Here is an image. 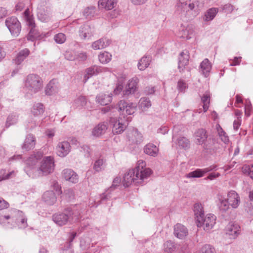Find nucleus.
Masks as SVG:
<instances>
[{"mask_svg": "<svg viewBox=\"0 0 253 253\" xmlns=\"http://www.w3.org/2000/svg\"><path fill=\"white\" fill-rule=\"evenodd\" d=\"M125 111L126 115H131L135 111V106L132 103H128Z\"/></svg>", "mask_w": 253, "mask_h": 253, "instance_id": "56", "label": "nucleus"}, {"mask_svg": "<svg viewBox=\"0 0 253 253\" xmlns=\"http://www.w3.org/2000/svg\"><path fill=\"white\" fill-rule=\"evenodd\" d=\"M95 12V7L94 6H90L86 8L84 11V15L87 18H90L93 16Z\"/></svg>", "mask_w": 253, "mask_h": 253, "instance_id": "51", "label": "nucleus"}, {"mask_svg": "<svg viewBox=\"0 0 253 253\" xmlns=\"http://www.w3.org/2000/svg\"><path fill=\"white\" fill-rule=\"evenodd\" d=\"M128 104V103H127L126 101L124 100L120 101L118 103L119 110L120 111H125L126 108Z\"/></svg>", "mask_w": 253, "mask_h": 253, "instance_id": "61", "label": "nucleus"}, {"mask_svg": "<svg viewBox=\"0 0 253 253\" xmlns=\"http://www.w3.org/2000/svg\"><path fill=\"white\" fill-rule=\"evenodd\" d=\"M225 232L230 238L235 239L240 234L241 227L235 222H229L225 228Z\"/></svg>", "mask_w": 253, "mask_h": 253, "instance_id": "14", "label": "nucleus"}, {"mask_svg": "<svg viewBox=\"0 0 253 253\" xmlns=\"http://www.w3.org/2000/svg\"><path fill=\"white\" fill-rule=\"evenodd\" d=\"M211 69V65L208 59H205L200 64V71L205 77H208Z\"/></svg>", "mask_w": 253, "mask_h": 253, "instance_id": "31", "label": "nucleus"}, {"mask_svg": "<svg viewBox=\"0 0 253 253\" xmlns=\"http://www.w3.org/2000/svg\"><path fill=\"white\" fill-rule=\"evenodd\" d=\"M108 71L109 69L107 68L95 65L91 66L85 70V74L84 77V82H86L88 79L92 76L97 75L100 73L105 72Z\"/></svg>", "mask_w": 253, "mask_h": 253, "instance_id": "12", "label": "nucleus"}, {"mask_svg": "<svg viewBox=\"0 0 253 253\" xmlns=\"http://www.w3.org/2000/svg\"><path fill=\"white\" fill-rule=\"evenodd\" d=\"M36 143L35 137L31 134L27 135L22 145V149L26 151H29L34 149Z\"/></svg>", "mask_w": 253, "mask_h": 253, "instance_id": "19", "label": "nucleus"}, {"mask_svg": "<svg viewBox=\"0 0 253 253\" xmlns=\"http://www.w3.org/2000/svg\"><path fill=\"white\" fill-rule=\"evenodd\" d=\"M216 129L221 141L225 144L228 143L229 142V137L219 124H216Z\"/></svg>", "mask_w": 253, "mask_h": 253, "instance_id": "40", "label": "nucleus"}, {"mask_svg": "<svg viewBox=\"0 0 253 253\" xmlns=\"http://www.w3.org/2000/svg\"><path fill=\"white\" fill-rule=\"evenodd\" d=\"M14 219L19 228L25 229L28 226L27 218L24 213L20 211L14 210Z\"/></svg>", "mask_w": 253, "mask_h": 253, "instance_id": "15", "label": "nucleus"}, {"mask_svg": "<svg viewBox=\"0 0 253 253\" xmlns=\"http://www.w3.org/2000/svg\"><path fill=\"white\" fill-rule=\"evenodd\" d=\"M151 57L149 56L144 55L138 62L137 66L140 70L143 71L150 65Z\"/></svg>", "mask_w": 253, "mask_h": 253, "instance_id": "35", "label": "nucleus"}, {"mask_svg": "<svg viewBox=\"0 0 253 253\" xmlns=\"http://www.w3.org/2000/svg\"><path fill=\"white\" fill-rule=\"evenodd\" d=\"M144 152L148 155L156 157L159 153L158 148L152 143H148L144 148Z\"/></svg>", "mask_w": 253, "mask_h": 253, "instance_id": "33", "label": "nucleus"}, {"mask_svg": "<svg viewBox=\"0 0 253 253\" xmlns=\"http://www.w3.org/2000/svg\"><path fill=\"white\" fill-rule=\"evenodd\" d=\"M217 12L218 9L216 8H211L209 9L205 13V16L204 17V20L206 21L212 20L214 18Z\"/></svg>", "mask_w": 253, "mask_h": 253, "instance_id": "43", "label": "nucleus"}, {"mask_svg": "<svg viewBox=\"0 0 253 253\" xmlns=\"http://www.w3.org/2000/svg\"><path fill=\"white\" fill-rule=\"evenodd\" d=\"M38 17L43 22H47L50 19L49 14L45 11H41L38 13Z\"/></svg>", "mask_w": 253, "mask_h": 253, "instance_id": "52", "label": "nucleus"}, {"mask_svg": "<svg viewBox=\"0 0 253 253\" xmlns=\"http://www.w3.org/2000/svg\"><path fill=\"white\" fill-rule=\"evenodd\" d=\"M177 36L178 37L186 40L192 38L194 36V26L191 24L186 26L181 25L177 33Z\"/></svg>", "mask_w": 253, "mask_h": 253, "instance_id": "10", "label": "nucleus"}, {"mask_svg": "<svg viewBox=\"0 0 253 253\" xmlns=\"http://www.w3.org/2000/svg\"><path fill=\"white\" fill-rule=\"evenodd\" d=\"M96 101L101 105H106L110 103L112 100V94H106L103 93H99L96 96Z\"/></svg>", "mask_w": 253, "mask_h": 253, "instance_id": "28", "label": "nucleus"}, {"mask_svg": "<svg viewBox=\"0 0 253 253\" xmlns=\"http://www.w3.org/2000/svg\"><path fill=\"white\" fill-rule=\"evenodd\" d=\"M176 6L177 12L185 15L190 11L198 13L203 6V3L199 0H178Z\"/></svg>", "mask_w": 253, "mask_h": 253, "instance_id": "3", "label": "nucleus"}, {"mask_svg": "<svg viewBox=\"0 0 253 253\" xmlns=\"http://www.w3.org/2000/svg\"><path fill=\"white\" fill-rule=\"evenodd\" d=\"M121 179L120 177H115L113 181L112 185L107 190H106L103 194H102L101 196V199L104 200L110 198L111 197L110 195L111 194L112 192L119 186V184L121 182Z\"/></svg>", "mask_w": 253, "mask_h": 253, "instance_id": "22", "label": "nucleus"}, {"mask_svg": "<svg viewBox=\"0 0 253 253\" xmlns=\"http://www.w3.org/2000/svg\"><path fill=\"white\" fill-rule=\"evenodd\" d=\"M116 3L117 0H99L98 2L99 8H104L106 10L113 9Z\"/></svg>", "mask_w": 253, "mask_h": 253, "instance_id": "32", "label": "nucleus"}, {"mask_svg": "<svg viewBox=\"0 0 253 253\" xmlns=\"http://www.w3.org/2000/svg\"><path fill=\"white\" fill-rule=\"evenodd\" d=\"M43 157V153L41 152H34L25 161L26 166L24 170L27 175L32 178V174L35 175L39 161L42 159Z\"/></svg>", "mask_w": 253, "mask_h": 253, "instance_id": "6", "label": "nucleus"}, {"mask_svg": "<svg viewBox=\"0 0 253 253\" xmlns=\"http://www.w3.org/2000/svg\"><path fill=\"white\" fill-rule=\"evenodd\" d=\"M106 166V160L103 158H99L95 161L93 169L95 172H100L105 169Z\"/></svg>", "mask_w": 253, "mask_h": 253, "instance_id": "36", "label": "nucleus"}, {"mask_svg": "<svg viewBox=\"0 0 253 253\" xmlns=\"http://www.w3.org/2000/svg\"><path fill=\"white\" fill-rule=\"evenodd\" d=\"M71 151V145L67 141L60 142L56 146V153L58 156L64 157L66 156Z\"/></svg>", "mask_w": 253, "mask_h": 253, "instance_id": "16", "label": "nucleus"}, {"mask_svg": "<svg viewBox=\"0 0 253 253\" xmlns=\"http://www.w3.org/2000/svg\"><path fill=\"white\" fill-rule=\"evenodd\" d=\"M200 253H215V250L212 246L207 244L202 247Z\"/></svg>", "mask_w": 253, "mask_h": 253, "instance_id": "54", "label": "nucleus"}, {"mask_svg": "<svg viewBox=\"0 0 253 253\" xmlns=\"http://www.w3.org/2000/svg\"><path fill=\"white\" fill-rule=\"evenodd\" d=\"M87 55L85 52H80L76 54V60L79 61H85L87 59Z\"/></svg>", "mask_w": 253, "mask_h": 253, "instance_id": "62", "label": "nucleus"}, {"mask_svg": "<svg viewBox=\"0 0 253 253\" xmlns=\"http://www.w3.org/2000/svg\"><path fill=\"white\" fill-rule=\"evenodd\" d=\"M151 103L150 100L146 97H142L139 100L138 107L142 110L145 111L150 107Z\"/></svg>", "mask_w": 253, "mask_h": 253, "instance_id": "44", "label": "nucleus"}, {"mask_svg": "<svg viewBox=\"0 0 253 253\" xmlns=\"http://www.w3.org/2000/svg\"><path fill=\"white\" fill-rule=\"evenodd\" d=\"M208 136L207 132L205 129H198L195 133L196 144L201 145L205 143L207 139Z\"/></svg>", "mask_w": 253, "mask_h": 253, "instance_id": "24", "label": "nucleus"}, {"mask_svg": "<svg viewBox=\"0 0 253 253\" xmlns=\"http://www.w3.org/2000/svg\"><path fill=\"white\" fill-rule=\"evenodd\" d=\"M81 217L80 211L75 206L65 209L63 212L55 213L52 216L53 221L59 226H63L69 222L78 221Z\"/></svg>", "mask_w": 253, "mask_h": 253, "instance_id": "2", "label": "nucleus"}, {"mask_svg": "<svg viewBox=\"0 0 253 253\" xmlns=\"http://www.w3.org/2000/svg\"><path fill=\"white\" fill-rule=\"evenodd\" d=\"M57 90L55 81L52 80L49 82L45 87V92L47 95H51Z\"/></svg>", "mask_w": 253, "mask_h": 253, "instance_id": "39", "label": "nucleus"}, {"mask_svg": "<svg viewBox=\"0 0 253 253\" xmlns=\"http://www.w3.org/2000/svg\"><path fill=\"white\" fill-rule=\"evenodd\" d=\"M65 196L67 199L70 200L74 198V193L72 189H68L65 191Z\"/></svg>", "mask_w": 253, "mask_h": 253, "instance_id": "57", "label": "nucleus"}, {"mask_svg": "<svg viewBox=\"0 0 253 253\" xmlns=\"http://www.w3.org/2000/svg\"><path fill=\"white\" fill-rule=\"evenodd\" d=\"M177 144L182 148H188L190 146L189 141L185 137H180L177 139Z\"/></svg>", "mask_w": 253, "mask_h": 253, "instance_id": "48", "label": "nucleus"}, {"mask_svg": "<svg viewBox=\"0 0 253 253\" xmlns=\"http://www.w3.org/2000/svg\"><path fill=\"white\" fill-rule=\"evenodd\" d=\"M152 173L150 169L146 168V163L142 160L138 161L134 169L128 170L124 176V185L129 186L132 183H141Z\"/></svg>", "mask_w": 253, "mask_h": 253, "instance_id": "1", "label": "nucleus"}, {"mask_svg": "<svg viewBox=\"0 0 253 253\" xmlns=\"http://www.w3.org/2000/svg\"><path fill=\"white\" fill-rule=\"evenodd\" d=\"M9 206V203L2 198L0 197V210L7 209Z\"/></svg>", "mask_w": 253, "mask_h": 253, "instance_id": "60", "label": "nucleus"}, {"mask_svg": "<svg viewBox=\"0 0 253 253\" xmlns=\"http://www.w3.org/2000/svg\"><path fill=\"white\" fill-rule=\"evenodd\" d=\"M42 200L47 204L52 205L56 201V198L52 191H47L43 194Z\"/></svg>", "mask_w": 253, "mask_h": 253, "instance_id": "30", "label": "nucleus"}, {"mask_svg": "<svg viewBox=\"0 0 253 253\" xmlns=\"http://www.w3.org/2000/svg\"><path fill=\"white\" fill-rule=\"evenodd\" d=\"M30 51L28 48L20 50L17 54L15 58L13 59L14 63L16 65L20 64L30 54Z\"/></svg>", "mask_w": 253, "mask_h": 253, "instance_id": "29", "label": "nucleus"}, {"mask_svg": "<svg viewBox=\"0 0 253 253\" xmlns=\"http://www.w3.org/2000/svg\"><path fill=\"white\" fill-rule=\"evenodd\" d=\"M18 120V116L15 114L9 115L5 123V126L8 128L10 126L15 124Z\"/></svg>", "mask_w": 253, "mask_h": 253, "instance_id": "47", "label": "nucleus"}, {"mask_svg": "<svg viewBox=\"0 0 253 253\" xmlns=\"http://www.w3.org/2000/svg\"><path fill=\"white\" fill-rule=\"evenodd\" d=\"M25 86L30 93H36L42 89L43 81L39 75L31 74L26 78Z\"/></svg>", "mask_w": 253, "mask_h": 253, "instance_id": "7", "label": "nucleus"}, {"mask_svg": "<svg viewBox=\"0 0 253 253\" xmlns=\"http://www.w3.org/2000/svg\"><path fill=\"white\" fill-rule=\"evenodd\" d=\"M44 111L43 105L40 103L35 104L31 110L32 113L33 115L37 117L42 115Z\"/></svg>", "mask_w": 253, "mask_h": 253, "instance_id": "41", "label": "nucleus"}, {"mask_svg": "<svg viewBox=\"0 0 253 253\" xmlns=\"http://www.w3.org/2000/svg\"><path fill=\"white\" fill-rule=\"evenodd\" d=\"M107 129V126L104 123L99 124L92 130V133L94 136L98 137L104 134Z\"/></svg>", "mask_w": 253, "mask_h": 253, "instance_id": "34", "label": "nucleus"}, {"mask_svg": "<svg viewBox=\"0 0 253 253\" xmlns=\"http://www.w3.org/2000/svg\"><path fill=\"white\" fill-rule=\"evenodd\" d=\"M40 37V33L39 31L37 29H36V27H33L31 28L28 39L31 41H34L35 39L39 38Z\"/></svg>", "mask_w": 253, "mask_h": 253, "instance_id": "46", "label": "nucleus"}, {"mask_svg": "<svg viewBox=\"0 0 253 253\" xmlns=\"http://www.w3.org/2000/svg\"><path fill=\"white\" fill-rule=\"evenodd\" d=\"M222 9L224 12L230 13L233 10V6L231 4L228 3L223 5Z\"/></svg>", "mask_w": 253, "mask_h": 253, "instance_id": "59", "label": "nucleus"}, {"mask_svg": "<svg viewBox=\"0 0 253 253\" xmlns=\"http://www.w3.org/2000/svg\"><path fill=\"white\" fill-rule=\"evenodd\" d=\"M75 103L77 107H84L87 103V99L85 96H80L75 101Z\"/></svg>", "mask_w": 253, "mask_h": 253, "instance_id": "53", "label": "nucleus"}, {"mask_svg": "<svg viewBox=\"0 0 253 253\" xmlns=\"http://www.w3.org/2000/svg\"><path fill=\"white\" fill-rule=\"evenodd\" d=\"M139 79L134 77L130 80L127 84L126 89L124 91V95H129L133 93L137 89Z\"/></svg>", "mask_w": 253, "mask_h": 253, "instance_id": "23", "label": "nucleus"}, {"mask_svg": "<svg viewBox=\"0 0 253 253\" xmlns=\"http://www.w3.org/2000/svg\"><path fill=\"white\" fill-rule=\"evenodd\" d=\"M217 169V166L216 165H211L209 167L201 169V172L202 173L203 176L205 175V173L212 171L213 170Z\"/></svg>", "mask_w": 253, "mask_h": 253, "instance_id": "58", "label": "nucleus"}, {"mask_svg": "<svg viewBox=\"0 0 253 253\" xmlns=\"http://www.w3.org/2000/svg\"><path fill=\"white\" fill-rule=\"evenodd\" d=\"M110 123L113 125L112 131L114 133L119 134L123 132L126 129L127 124L123 123V119L112 118L110 119Z\"/></svg>", "mask_w": 253, "mask_h": 253, "instance_id": "13", "label": "nucleus"}, {"mask_svg": "<svg viewBox=\"0 0 253 253\" xmlns=\"http://www.w3.org/2000/svg\"><path fill=\"white\" fill-rule=\"evenodd\" d=\"M14 210H11L8 213H4V212L0 211V224L3 226H6L10 223V220L14 219Z\"/></svg>", "mask_w": 253, "mask_h": 253, "instance_id": "20", "label": "nucleus"}, {"mask_svg": "<svg viewBox=\"0 0 253 253\" xmlns=\"http://www.w3.org/2000/svg\"><path fill=\"white\" fill-rule=\"evenodd\" d=\"M62 177L66 180L73 183H76L78 182L79 176L78 174L72 169H66L62 172Z\"/></svg>", "mask_w": 253, "mask_h": 253, "instance_id": "17", "label": "nucleus"}, {"mask_svg": "<svg viewBox=\"0 0 253 253\" xmlns=\"http://www.w3.org/2000/svg\"><path fill=\"white\" fill-rule=\"evenodd\" d=\"M174 234L177 238L182 239L188 235V230L184 225L178 223L174 227Z\"/></svg>", "mask_w": 253, "mask_h": 253, "instance_id": "25", "label": "nucleus"}, {"mask_svg": "<svg viewBox=\"0 0 253 253\" xmlns=\"http://www.w3.org/2000/svg\"><path fill=\"white\" fill-rule=\"evenodd\" d=\"M5 23L12 35L14 36L19 35L21 30V26L16 17H8L6 19Z\"/></svg>", "mask_w": 253, "mask_h": 253, "instance_id": "8", "label": "nucleus"}, {"mask_svg": "<svg viewBox=\"0 0 253 253\" xmlns=\"http://www.w3.org/2000/svg\"><path fill=\"white\" fill-rule=\"evenodd\" d=\"M54 167L53 157L51 156L45 157L41 161L40 167L37 169L35 175H32V178L47 175L53 172Z\"/></svg>", "mask_w": 253, "mask_h": 253, "instance_id": "5", "label": "nucleus"}, {"mask_svg": "<svg viewBox=\"0 0 253 253\" xmlns=\"http://www.w3.org/2000/svg\"><path fill=\"white\" fill-rule=\"evenodd\" d=\"M219 208L223 211H227L230 207L232 209H237L239 207L241 200L239 194L234 190H230L227 193V198L219 199Z\"/></svg>", "mask_w": 253, "mask_h": 253, "instance_id": "4", "label": "nucleus"}, {"mask_svg": "<svg viewBox=\"0 0 253 253\" xmlns=\"http://www.w3.org/2000/svg\"><path fill=\"white\" fill-rule=\"evenodd\" d=\"M216 219V217L214 214H208L205 217L203 216V220L197 222V226L198 227H203L205 231L209 232L215 224Z\"/></svg>", "mask_w": 253, "mask_h": 253, "instance_id": "9", "label": "nucleus"}, {"mask_svg": "<svg viewBox=\"0 0 253 253\" xmlns=\"http://www.w3.org/2000/svg\"><path fill=\"white\" fill-rule=\"evenodd\" d=\"M189 60V52L185 50L182 51L178 57V68L180 72L184 71L185 67L188 64Z\"/></svg>", "mask_w": 253, "mask_h": 253, "instance_id": "18", "label": "nucleus"}, {"mask_svg": "<svg viewBox=\"0 0 253 253\" xmlns=\"http://www.w3.org/2000/svg\"><path fill=\"white\" fill-rule=\"evenodd\" d=\"M15 171L14 170H12L11 171L7 173L6 174L3 175L1 180H6L14 177L15 176Z\"/></svg>", "mask_w": 253, "mask_h": 253, "instance_id": "63", "label": "nucleus"}, {"mask_svg": "<svg viewBox=\"0 0 253 253\" xmlns=\"http://www.w3.org/2000/svg\"><path fill=\"white\" fill-rule=\"evenodd\" d=\"M175 248L174 243L170 241H167L164 244L165 253H172L175 250Z\"/></svg>", "mask_w": 253, "mask_h": 253, "instance_id": "45", "label": "nucleus"}, {"mask_svg": "<svg viewBox=\"0 0 253 253\" xmlns=\"http://www.w3.org/2000/svg\"><path fill=\"white\" fill-rule=\"evenodd\" d=\"M54 40L57 43L62 44L66 41V36L64 34L60 33L54 36Z\"/></svg>", "mask_w": 253, "mask_h": 253, "instance_id": "49", "label": "nucleus"}, {"mask_svg": "<svg viewBox=\"0 0 253 253\" xmlns=\"http://www.w3.org/2000/svg\"><path fill=\"white\" fill-rule=\"evenodd\" d=\"M244 109L245 117L247 118L249 117L251 115V112L252 109V104L250 101L246 100Z\"/></svg>", "mask_w": 253, "mask_h": 253, "instance_id": "55", "label": "nucleus"}, {"mask_svg": "<svg viewBox=\"0 0 253 253\" xmlns=\"http://www.w3.org/2000/svg\"><path fill=\"white\" fill-rule=\"evenodd\" d=\"M65 58L70 61H74L76 60V54H74V53L71 52H67L65 55Z\"/></svg>", "mask_w": 253, "mask_h": 253, "instance_id": "64", "label": "nucleus"}, {"mask_svg": "<svg viewBox=\"0 0 253 253\" xmlns=\"http://www.w3.org/2000/svg\"><path fill=\"white\" fill-rule=\"evenodd\" d=\"M201 169H198L194 171L189 172L186 175L187 178H200L203 177Z\"/></svg>", "mask_w": 253, "mask_h": 253, "instance_id": "50", "label": "nucleus"}, {"mask_svg": "<svg viewBox=\"0 0 253 253\" xmlns=\"http://www.w3.org/2000/svg\"><path fill=\"white\" fill-rule=\"evenodd\" d=\"M23 14L24 19L26 21L27 24L31 28L36 27L34 18L33 16L30 14V10L28 8L25 10Z\"/></svg>", "mask_w": 253, "mask_h": 253, "instance_id": "37", "label": "nucleus"}, {"mask_svg": "<svg viewBox=\"0 0 253 253\" xmlns=\"http://www.w3.org/2000/svg\"><path fill=\"white\" fill-rule=\"evenodd\" d=\"M112 59V55L106 51L100 52L98 55L99 61L102 64L109 63Z\"/></svg>", "mask_w": 253, "mask_h": 253, "instance_id": "42", "label": "nucleus"}, {"mask_svg": "<svg viewBox=\"0 0 253 253\" xmlns=\"http://www.w3.org/2000/svg\"><path fill=\"white\" fill-rule=\"evenodd\" d=\"M193 211L197 222H200L203 220L204 211L203 206L201 203H197L195 204L193 207Z\"/></svg>", "mask_w": 253, "mask_h": 253, "instance_id": "26", "label": "nucleus"}, {"mask_svg": "<svg viewBox=\"0 0 253 253\" xmlns=\"http://www.w3.org/2000/svg\"><path fill=\"white\" fill-rule=\"evenodd\" d=\"M93 30L89 25H84L82 26L79 30V36L83 39H89L93 36Z\"/></svg>", "mask_w": 253, "mask_h": 253, "instance_id": "21", "label": "nucleus"}, {"mask_svg": "<svg viewBox=\"0 0 253 253\" xmlns=\"http://www.w3.org/2000/svg\"><path fill=\"white\" fill-rule=\"evenodd\" d=\"M127 139L129 145H139L143 141L142 134L136 129H133L128 132Z\"/></svg>", "mask_w": 253, "mask_h": 253, "instance_id": "11", "label": "nucleus"}, {"mask_svg": "<svg viewBox=\"0 0 253 253\" xmlns=\"http://www.w3.org/2000/svg\"><path fill=\"white\" fill-rule=\"evenodd\" d=\"M210 93L209 92H206L201 97V102L203 103L204 112H206L208 110L210 104Z\"/></svg>", "mask_w": 253, "mask_h": 253, "instance_id": "38", "label": "nucleus"}, {"mask_svg": "<svg viewBox=\"0 0 253 253\" xmlns=\"http://www.w3.org/2000/svg\"><path fill=\"white\" fill-rule=\"evenodd\" d=\"M111 43V41L106 38H101L95 41L92 43L91 47L94 50H99L108 46Z\"/></svg>", "mask_w": 253, "mask_h": 253, "instance_id": "27", "label": "nucleus"}]
</instances>
